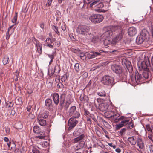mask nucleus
<instances>
[{
	"label": "nucleus",
	"instance_id": "obj_38",
	"mask_svg": "<svg viewBox=\"0 0 153 153\" xmlns=\"http://www.w3.org/2000/svg\"><path fill=\"white\" fill-rule=\"evenodd\" d=\"M127 125V127L128 128L131 129L134 126V124L132 123V120L129 122V121L126 124Z\"/></svg>",
	"mask_w": 153,
	"mask_h": 153
},
{
	"label": "nucleus",
	"instance_id": "obj_43",
	"mask_svg": "<svg viewBox=\"0 0 153 153\" xmlns=\"http://www.w3.org/2000/svg\"><path fill=\"white\" fill-rule=\"evenodd\" d=\"M102 121L103 123V124L104 125V126L106 127L110 128L111 127V126L105 120L102 119Z\"/></svg>",
	"mask_w": 153,
	"mask_h": 153
},
{
	"label": "nucleus",
	"instance_id": "obj_15",
	"mask_svg": "<svg viewBox=\"0 0 153 153\" xmlns=\"http://www.w3.org/2000/svg\"><path fill=\"white\" fill-rule=\"evenodd\" d=\"M128 33L130 36H133L136 34L137 30L134 27H131L128 29Z\"/></svg>",
	"mask_w": 153,
	"mask_h": 153
},
{
	"label": "nucleus",
	"instance_id": "obj_56",
	"mask_svg": "<svg viewBox=\"0 0 153 153\" xmlns=\"http://www.w3.org/2000/svg\"><path fill=\"white\" fill-rule=\"evenodd\" d=\"M89 117H91L95 122L97 121V120L93 114H91Z\"/></svg>",
	"mask_w": 153,
	"mask_h": 153
},
{
	"label": "nucleus",
	"instance_id": "obj_9",
	"mask_svg": "<svg viewBox=\"0 0 153 153\" xmlns=\"http://www.w3.org/2000/svg\"><path fill=\"white\" fill-rule=\"evenodd\" d=\"M99 2V1L98 0L93 1L92 3H91L90 6L92 7L93 5H96L95 7L97 9V10H99L100 11H102V10L101 9L104 7V5L102 2Z\"/></svg>",
	"mask_w": 153,
	"mask_h": 153
},
{
	"label": "nucleus",
	"instance_id": "obj_36",
	"mask_svg": "<svg viewBox=\"0 0 153 153\" xmlns=\"http://www.w3.org/2000/svg\"><path fill=\"white\" fill-rule=\"evenodd\" d=\"M104 41V44L105 46H108L111 43V41L109 39H102Z\"/></svg>",
	"mask_w": 153,
	"mask_h": 153
},
{
	"label": "nucleus",
	"instance_id": "obj_48",
	"mask_svg": "<svg viewBox=\"0 0 153 153\" xmlns=\"http://www.w3.org/2000/svg\"><path fill=\"white\" fill-rule=\"evenodd\" d=\"M126 128H123L121 129L120 131L118 132V133L120 135H122L123 134L125 133L126 131Z\"/></svg>",
	"mask_w": 153,
	"mask_h": 153
},
{
	"label": "nucleus",
	"instance_id": "obj_63",
	"mask_svg": "<svg viewBox=\"0 0 153 153\" xmlns=\"http://www.w3.org/2000/svg\"><path fill=\"white\" fill-rule=\"evenodd\" d=\"M73 51L74 53H79L81 52L80 50L79 49H74L73 50Z\"/></svg>",
	"mask_w": 153,
	"mask_h": 153
},
{
	"label": "nucleus",
	"instance_id": "obj_7",
	"mask_svg": "<svg viewBox=\"0 0 153 153\" xmlns=\"http://www.w3.org/2000/svg\"><path fill=\"white\" fill-rule=\"evenodd\" d=\"M111 69L113 73H115L117 75H120L123 72L121 67L117 64L112 65H111Z\"/></svg>",
	"mask_w": 153,
	"mask_h": 153
},
{
	"label": "nucleus",
	"instance_id": "obj_33",
	"mask_svg": "<svg viewBox=\"0 0 153 153\" xmlns=\"http://www.w3.org/2000/svg\"><path fill=\"white\" fill-rule=\"evenodd\" d=\"M97 95L101 97H105L106 96V93L104 90H101L97 92Z\"/></svg>",
	"mask_w": 153,
	"mask_h": 153
},
{
	"label": "nucleus",
	"instance_id": "obj_27",
	"mask_svg": "<svg viewBox=\"0 0 153 153\" xmlns=\"http://www.w3.org/2000/svg\"><path fill=\"white\" fill-rule=\"evenodd\" d=\"M31 150L33 153H39V150L33 145H31L29 147V151Z\"/></svg>",
	"mask_w": 153,
	"mask_h": 153
},
{
	"label": "nucleus",
	"instance_id": "obj_26",
	"mask_svg": "<svg viewBox=\"0 0 153 153\" xmlns=\"http://www.w3.org/2000/svg\"><path fill=\"white\" fill-rule=\"evenodd\" d=\"M100 110L102 111H105L107 110L108 106L104 103H102L99 106Z\"/></svg>",
	"mask_w": 153,
	"mask_h": 153
},
{
	"label": "nucleus",
	"instance_id": "obj_5",
	"mask_svg": "<svg viewBox=\"0 0 153 153\" xmlns=\"http://www.w3.org/2000/svg\"><path fill=\"white\" fill-rule=\"evenodd\" d=\"M75 116H72L68 120V123L69 126L68 128L69 130L73 129L78 123V121L76 118H78L80 116V114L79 113L77 112Z\"/></svg>",
	"mask_w": 153,
	"mask_h": 153
},
{
	"label": "nucleus",
	"instance_id": "obj_10",
	"mask_svg": "<svg viewBox=\"0 0 153 153\" xmlns=\"http://www.w3.org/2000/svg\"><path fill=\"white\" fill-rule=\"evenodd\" d=\"M32 40L36 46V49L38 53L40 54L42 53V44L34 37L32 38Z\"/></svg>",
	"mask_w": 153,
	"mask_h": 153
},
{
	"label": "nucleus",
	"instance_id": "obj_12",
	"mask_svg": "<svg viewBox=\"0 0 153 153\" xmlns=\"http://www.w3.org/2000/svg\"><path fill=\"white\" fill-rule=\"evenodd\" d=\"M76 108L75 106H71L69 109L68 112L69 115L70 116H75V114L78 112L80 114L79 112L76 111Z\"/></svg>",
	"mask_w": 153,
	"mask_h": 153
},
{
	"label": "nucleus",
	"instance_id": "obj_64",
	"mask_svg": "<svg viewBox=\"0 0 153 153\" xmlns=\"http://www.w3.org/2000/svg\"><path fill=\"white\" fill-rule=\"evenodd\" d=\"M87 120L88 124H91L92 123L91 121V119L90 117H87Z\"/></svg>",
	"mask_w": 153,
	"mask_h": 153
},
{
	"label": "nucleus",
	"instance_id": "obj_57",
	"mask_svg": "<svg viewBox=\"0 0 153 153\" xmlns=\"http://www.w3.org/2000/svg\"><path fill=\"white\" fill-rule=\"evenodd\" d=\"M149 148L150 153H153V145H149Z\"/></svg>",
	"mask_w": 153,
	"mask_h": 153
},
{
	"label": "nucleus",
	"instance_id": "obj_1",
	"mask_svg": "<svg viewBox=\"0 0 153 153\" xmlns=\"http://www.w3.org/2000/svg\"><path fill=\"white\" fill-rule=\"evenodd\" d=\"M92 30L91 27L83 25H78L76 29L78 33L84 36L88 39H91L93 36Z\"/></svg>",
	"mask_w": 153,
	"mask_h": 153
},
{
	"label": "nucleus",
	"instance_id": "obj_54",
	"mask_svg": "<svg viewBox=\"0 0 153 153\" xmlns=\"http://www.w3.org/2000/svg\"><path fill=\"white\" fill-rule=\"evenodd\" d=\"M45 42L46 44H48L52 43L51 39L49 38H47L46 39Z\"/></svg>",
	"mask_w": 153,
	"mask_h": 153
},
{
	"label": "nucleus",
	"instance_id": "obj_60",
	"mask_svg": "<svg viewBox=\"0 0 153 153\" xmlns=\"http://www.w3.org/2000/svg\"><path fill=\"white\" fill-rule=\"evenodd\" d=\"M61 44L60 42L59 41H56L55 43V46L57 47H59Z\"/></svg>",
	"mask_w": 153,
	"mask_h": 153
},
{
	"label": "nucleus",
	"instance_id": "obj_44",
	"mask_svg": "<svg viewBox=\"0 0 153 153\" xmlns=\"http://www.w3.org/2000/svg\"><path fill=\"white\" fill-rule=\"evenodd\" d=\"M18 13L17 12H16L15 15L14 16L13 18V19H12V22L13 23H14L16 22L17 21V17H18Z\"/></svg>",
	"mask_w": 153,
	"mask_h": 153
},
{
	"label": "nucleus",
	"instance_id": "obj_42",
	"mask_svg": "<svg viewBox=\"0 0 153 153\" xmlns=\"http://www.w3.org/2000/svg\"><path fill=\"white\" fill-rule=\"evenodd\" d=\"M15 128L17 129H20L22 128L23 126L20 123H16L15 125Z\"/></svg>",
	"mask_w": 153,
	"mask_h": 153
},
{
	"label": "nucleus",
	"instance_id": "obj_30",
	"mask_svg": "<svg viewBox=\"0 0 153 153\" xmlns=\"http://www.w3.org/2000/svg\"><path fill=\"white\" fill-rule=\"evenodd\" d=\"M19 70H17L16 71L14 76V78L15 81H17L18 80V78L19 77Z\"/></svg>",
	"mask_w": 153,
	"mask_h": 153
},
{
	"label": "nucleus",
	"instance_id": "obj_6",
	"mask_svg": "<svg viewBox=\"0 0 153 153\" xmlns=\"http://www.w3.org/2000/svg\"><path fill=\"white\" fill-rule=\"evenodd\" d=\"M103 15L99 14H93L89 17V19L95 24L101 22L103 19Z\"/></svg>",
	"mask_w": 153,
	"mask_h": 153
},
{
	"label": "nucleus",
	"instance_id": "obj_28",
	"mask_svg": "<svg viewBox=\"0 0 153 153\" xmlns=\"http://www.w3.org/2000/svg\"><path fill=\"white\" fill-rule=\"evenodd\" d=\"M82 129L79 128L78 130L74 131L73 135L75 137H77L82 134Z\"/></svg>",
	"mask_w": 153,
	"mask_h": 153
},
{
	"label": "nucleus",
	"instance_id": "obj_8",
	"mask_svg": "<svg viewBox=\"0 0 153 153\" xmlns=\"http://www.w3.org/2000/svg\"><path fill=\"white\" fill-rule=\"evenodd\" d=\"M146 34L145 32L142 31L136 38V42L138 44H140L142 43L145 39L147 38Z\"/></svg>",
	"mask_w": 153,
	"mask_h": 153
},
{
	"label": "nucleus",
	"instance_id": "obj_46",
	"mask_svg": "<svg viewBox=\"0 0 153 153\" xmlns=\"http://www.w3.org/2000/svg\"><path fill=\"white\" fill-rule=\"evenodd\" d=\"M78 145L82 149L84 147L85 145V142L83 141H79Z\"/></svg>",
	"mask_w": 153,
	"mask_h": 153
},
{
	"label": "nucleus",
	"instance_id": "obj_49",
	"mask_svg": "<svg viewBox=\"0 0 153 153\" xmlns=\"http://www.w3.org/2000/svg\"><path fill=\"white\" fill-rule=\"evenodd\" d=\"M126 117L123 116H121L120 117H118V119L117 121H115L116 122H118L119 121L123 120H126Z\"/></svg>",
	"mask_w": 153,
	"mask_h": 153
},
{
	"label": "nucleus",
	"instance_id": "obj_51",
	"mask_svg": "<svg viewBox=\"0 0 153 153\" xmlns=\"http://www.w3.org/2000/svg\"><path fill=\"white\" fill-rule=\"evenodd\" d=\"M28 9L29 6L27 7V4L25 7V6H24L22 9V10L24 13H26L28 11Z\"/></svg>",
	"mask_w": 153,
	"mask_h": 153
},
{
	"label": "nucleus",
	"instance_id": "obj_25",
	"mask_svg": "<svg viewBox=\"0 0 153 153\" xmlns=\"http://www.w3.org/2000/svg\"><path fill=\"white\" fill-rule=\"evenodd\" d=\"M22 98L21 97H17L15 100V102L17 105H20L23 103Z\"/></svg>",
	"mask_w": 153,
	"mask_h": 153
},
{
	"label": "nucleus",
	"instance_id": "obj_62",
	"mask_svg": "<svg viewBox=\"0 0 153 153\" xmlns=\"http://www.w3.org/2000/svg\"><path fill=\"white\" fill-rule=\"evenodd\" d=\"M10 35L9 34V32H7L6 35V39L7 40H8L10 38Z\"/></svg>",
	"mask_w": 153,
	"mask_h": 153
},
{
	"label": "nucleus",
	"instance_id": "obj_19",
	"mask_svg": "<svg viewBox=\"0 0 153 153\" xmlns=\"http://www.w3.org/2000/svg\"><path fill=\"white\" fill-rule=\"evenodd\" d=\"M142 78V76L138 72V71L136 70L135 71V81L137 84H139L140 82V81Z\"/></svg>",
	"mask_w": 153,
	"mask_h": 153
},
{
	"label": "nucleus",
	"instance_id": "obj_3",
	"mask_svg": "<svg viewBox=\"0 0 153 153\" xmlns=\"http://www.w3.org/2000/svg\"><path fill=\"white\" fill-rule=\"evenodd\" d=\"M66 94L65 93H62L61 94L60 98L57 93H55L52 94L53 99L54 103L57 105L60 101V104L61 106L64 104L65 101V97Z\"/></svg>",
	"mask_w": 153,
	"mask_h": 153
},
{
	"label": "nucleus",
	"instance_id": "obj_4",
	"mask_svg": "<svg viewBox=\"0 0 153 153\" xmlns=\"http://www.w3.org/2000/svg\"><path fill=\"white\" fill-rule=\"evenodd\" d=\"M102 84L105 86L112 87L115 84L114 78L108 75L103 76L101 80Z\"/></svg>",
	"mask_w": 153,
	"mask_h": 153
},
{
	"label": "nucleus",
	"instance_id": "obj_40",
	"mask_svg": "<svg viewBox=\"0 0 153 153\" xmlns=\"http://www.w3.org/2000/svg\"><path fill=\"white\" fill-rule=\"evenodd\" d=\"M147 133L148 134V137L151 140V141L153 142V133H152V131L148 132Z\"/></svg>",
	"mask_w": 153,
	"mask_h": 153
},
{
	"label": "nucleus",
	"instance_id": "obj_32",
	"mask_svg": "<svg viewBox=\"0 0 153 153\" xmlns=\"http://www.w3.org/2000/svg\"><path fill=\"white\" fill-rule=\"evenodd\" d=\"M33 130L35 133L37 134L40 133L41 131L39 127L36 126H35L33 127Z\"/></svg>",
	"mask_w": 153,
	"mask_h": 153
},
{
	"label": "nucleus",
	"instance_id": "obj_50",
	"mask_svg": "<svg viewBox=\"0 0 153 153\" xmlns=\"http://www.w3.org/2000/svg\"><path fill=\"white\" fill-rule=\"evenodd\" d=\"M40 115L41 116V117L42 118H43L44 119H46L48 117L47 113V112H46L45 113L44 112L43 113L42 116H41V115Z\"/></svg>",
	"mask_w": 153,
	"mask_h": 153
},
{
	"label": "nucleus",
	"instance_id": "obj_37",
	"mask_svg": "<svg viewBox=\"0 0 153 153\" xmlns=\"http://www.w3.org/2000/svg\"><path fill=\"white\" fill-rule=\"evenodd\" d=\"M55 53V52H53L52 54L51 55L49 54H47L48 56L51 59L50 62H49V64H51L53 62V59H54L55 56L54 53Z\"/></svg>",
	"mask_w": 153,
	"mask_h": 153
},
{
	"label": "nucleus",
	"instance_id": "obj_21",
	"mask_svg": "<svg viewBox=\"0 0 153 153\" xmlns=\"http://www.w3.org/2000/svg\"><path fill=\"white\" fill-rule=\"evenodd\" d=\"M137 145L140 149H143L144 147V144L142 140L140 138L137 139Z\"/></svg>",
	"mask_w": 153,
	"mask_h": 153
},
{
	"label": "nucleus",
	"instance_id": "obj_17",
	"mask_svg": "<svg viewBox=\"0 0 153 153\" xmlns=\"http://www.w3.org/2000/svg\"><path fill=\"white\" fill-rule=\"evenodd\" d=\"M85 137V134H82L81 135L78 136L76 138H74L73 140V143H75L81 141H83V140L84 138Z\"/></svg>",
	"mask_w": 153,
	"mask_h": 153
},
{
	"label": "nucleus",
	"instance_id": "obj_31",
	"mask_svg": "<svg viewBox=\"0 0 153 153\" xmlns=\"http://www.w3.org/2000/svg\"><path fill=\"white\" fill-rule=\"evenodd\" d=\"M9 58L7 56H5L3 58L2 61L4 65L8 63Z\"/></svg>",
	"mask_w": 153,
	"mask_h": 153
},
{
	"label": "nucleus",
	"instance_id": "obj_20",
	"mask_svg": "<svg viewBox=\"0 0 153 153\" xmlns=\"http://www.w3.org/2000/svg\"><path fill=\"white\" fill-rule=\"evenodd\" d=\"M38 120L39 124L42 126H45L46 124V121L42 118L41 116L39 114L38 117Z\"/></svg>",
	"mask_w": 153,
	"mask_h": 153
},
{
	"label": "nucleus",
	"instance_id": "obj_34",
	"mask_svg": "<svg viewBox=\"0 0 153 153\" xmlns=\"http://www.w3.org/2000/svg\"><path fill=\"white\" fill-rule=\"evenodd\" d=\"M60 66L57 64H56L54 68V72L56 73H59L60 72Z\"/></svg>",
	"mask_w": 153,
	"mask_h": 153
},
{
	"label": "nucleus",
	"instance_id": "obj_14",
	"mask_svg": "<svg viewBox=\"0 0 153 153\" xmlns=\"http://www.w3.org/2000/svg\"><path fill=\"white\" fill-rule=\"evenodd\" d=\"M129 121V120L126 119L122 121L120 123L116 125V129L118 130L125 125H126V124Z\"/></svg>",
	"mask_w": 153,
	"mask_h": 153
},
{
	"label": "nucleus",
	"instance_id": "obj_35",
	"mask_svg": "<svg viewBox=\"0 0 153 153\" xmlns=\"http://www.w3.org/2000/svg\"><path fill=\"white\" fill-rule=\"evenodd\" d=\"M79 53L80 54V57L81 59L84 61H86L87 56L85 55V53L81 52Z\"/></svg>",
	"mask_w": 153,
	"mask_h": 153
},
{
	"label": "nucleus",
	"instance_id": "obj_59",
	"mask_svg": "<svg viewBox=\"0 0 153 153\" xmlns=\"http://www.w3.org/2000/svg\"><path fill=\"white\" fill-rule=\"evenodd\" d=\"M65 77H67V75L66 74L64 75L61 78V80L62 81V82H63L65 81Z\"/></svg>",
	"mask_w": 153,
	"mask_h": 153
},
{
	"label": "nucleus",
	"instance_id": "obj_16",
	"mask_svg": "<svg viewBox=\"0 0 153 153\" xmlns=\"http://www.w3.org/2000/svg\"><path fill=\"white\" fill-rule=\"evenodd\" d=\"M124 33V31L122 30L117 35L116 37L114 38L113 39L114 41L115 42H117L119 41L123 37Z\"/></svg>",
	"mask_w": 153,
	"mask_h": 153
},
{
	"label": "nucleus",
	"instance_id": "obj_55",
	"mask_svg": "<svg viewBox=\"0 0 153 153\" xmlns=\"http://www.w3.org/2000/svg\"><path fill=\"white\" fill-rule=\"evenodd\" d=\"M146 129L148 131V132L152 131V128L150 127L149 125H147L146 126Z\"/></svg>",
	"mask_w": 153,
	"mask_h": 153
},
{
	"label": "nucleus",
	"instance_id": "obj_23",
	"mask_svg": "<svg viewBox=\"0 0 153 153\" xmlns=\"http://www.w3.org/2000/svg\"><path fill=\"white\" fill-rule=\"evenodd\" d=\"M120 114L117 112L115 111H113L112 113V119L114 120V121L115 122V121L117 120Z\"/></svg>",
	"mask_w": 153,
	"mask_h": 153
},
{
	"label": "nucleus",
	"instance_id": "obj_2",
	"mask_svg": "<svg viewBox=\"0 0 153 153\" xmlns=\"http://www.w3.org/2000/svg\"><path fill=\"white\" fill-rule=\"evenodd\" d=\"M150 67L149 60L147 59L142 61L140 64L138 65L139 70L141 71L143 70L145 71L143 73V76L145 79H148L149 77V68Z\"/></svg>",
	"mask_w": 153,
	"mask_h": 153
},
{
	"label": "nucleus",
	"instance_id": "obj_53",
	"mask_svg": "<svg viewBox=\"0 0 153 153\" xmlns=\"http://www.w3.org/2000/svg\"><path fill=\"white\" fill-rule=\"evenodd\" d=\"M44 48H45V47H48L51 49H53L54 48L53 46L51 45V43L45 44L44 45Z\"/></svg>",
	"mask_w": 153,
	"mask_h": 153
},
{
	"label": "nucleus",
	"instance_id": "obj_24",
	"mask_svg": "<svg viewBox=\"0 0 153 153\" xmlns=\"http://www.w3.org/2000/svg\"><path fill=\"white\" fill-rule=\"evenodd\" d=\"M112 113L113 111H111L105 112L104 114V116L106 118L112 119Z\"/></svg>",
	"mask_w": 153,
	"mask_h": 153
},
{
	"label": "nucleus",
	"instance_id": "obj_13",
	"mask_svg": "<svg viewBox=\"0 0 153 153\" xmlns=\"http://www.w3.org/2000/svg\"><path fill=\"white\" fill-rule=\"evenodd\" d=\"M100 55V54L98 52H92L87 54V57L88 59H89L94 58Z\"/></svg>",
	"mask_w": 153,
	"mask_h": 153
},
{
	"label": "nucleus",
	"instance_id": "obj_29",
	"mask_svg": "<svg viewBox=\"0 0 153 153\" xmlns=\"http://www.w3.org/2000/svg\"><path fill=\"white\" fill-rule=\"evenodd\" d=\"M38 134H39V135L36 136V138H39L40 139H43L45 137V133L44 132L41 131Z\"/></svg>",
	"mask_w": 153,
	"mask_h": 153
},
{
	"label": "nucleus",
	"instance_id": "obj_47",
	"mask_svg": "<svg viewBox=\"0 0 153 153\" xmlns=\"http://www.w3.org/2000/svg\"><path fill=\"white\" fill-rule=\"evenodd\" d=\"M84 114L86 117H89L91 114H90L89 112L87 111L86 109H84Z\"/></svg>",
	"mask_w": 153,
	"mask_h": 153
},
{
	"label": "nucleus",
	"instance_id": "obj_41",
	"mask_svg": "<svg viewBox=\"0 0 153 153\" xmlns=\"http://www.w3.org/2000/svg\"><path fill=\"white\" fill-rule=\"evenodd\" d=\"M6 108L12 107L13 105V103L12 102L8 101L7 102H6Z\"/></svg>",
	"mask_w": 153,
	"mask_h": 153
},
{
	"label": "nucleus",
	"instance_id": "obj_22",
	"mask_svg": "<svg viewBox=\"0 0 153 153\" xmlns=\"http://www.w3.org/2000/svg\"><path fill=\"white\" fill-rule=\"evenodd\" d=\"M128 140L132 145H134L137 143V140L134 136H132L129 137L128 139Z\"/></svg>",
	"mask_w": 153,
	"mask_h": 153
},
{
	"label": "nucleus",
	"instance_id": "obj_39",
	"mask_svg": "<svg viewBox=\"0 0 153 153\" xmlns=\"http://www.w3.org/2000/svg\"><path fill=\"white\" fill-rule=\"evenodd\" d=\"M92 42L94 43H96L100 40L99 37L97 36H94L92 37Z\"/></svg>",
	"mask_w": 153,
	"mask_h": 153
},
{
	"label": "nucleus",
	"instance_id": "obj_52",
	"mask_svg": "<svg viewBox=\"0 0 153 153\" xmlns=\"http://www.w3.org/2000/svg\"><path fill=\"white\" fill-rule=\"evenodd\" d=\"M149 27L151 33L153 35V22L151 23V25H149Z\"/></svg>",
	"mask_w": 153,
	"mask_h": 153
},
{
	"label": "nucleus",
	"instance_id": "obj_11",
	"mask_svg": "<svg viewBox=\"0 0 153 153\" xmlns=\"http://www.w3.org/2000/svg\"><path fill=\"white\" fill-rule=\"evenodd\" d=\"M113 32L110 28H107L106 30L101 36V39H109V37L112 36Z\"/></svg>",
	"mask_w": 153,
	"mask_h": 153
},
{
	"label": "nucleus",
	"instance_id": "obj_58",
	"mask_svg": "<svg viewBox=\"0 0 153 153\" xmlns=\"http://www.w3.org/2000/svg\"><path fill=\"white\" fill-rule=\"evenodd\" d=\"M10 115L12 116H13L15 114V111L13 109H12L10 110Z\"/></svg>",
	"mask_w": 153,
	"mask_h": 153
},
{
	"label": "nucleus",
	"instance_id": "obj_45",
	"mask_svg": "<svg viewBox=\"0 0 153 153\" xmlns=\"http://www.w3.org/2000/svg\"><path fill=\"white\" fill-rule=\"evenodd\" d=\"M74 69L76 72H78L79 71V64L78 63H76L74 65Z\"/></svg>",
	"mask_w": 153,
	"mask_h": 153
},
{
	"label": "nucleus",
	"instance_id": "obj_18",
	"mask_svg": "<svg viewBox=\"0 0 153 153\" xmlns=\"http://www.w3.org/2000/svg\"><path fill=\"white\" fill-rule=\"evenodd\" d=\"M45 105L48 109H51L53 107L52 102L51 99H47L45 101Z\"/></svg>",
	"mask_w": 153,
	"mask_h": 153
},
{
	"label": "nucleus",
	"instance_id": "obj_61",
	"mask_svg": "<svg viewBox=\"0 0 153 153\" xmlns=\"http://www.w3.org/2000/svg\"><path fill=\"white\" fill-rule=\"evenodd\" d=\"M88 76V73L87 72H84L82 75L83 78H87Z\"/></svg>",
	"mask_w": 153,
	"mask_h": 153
}]
</instances>
